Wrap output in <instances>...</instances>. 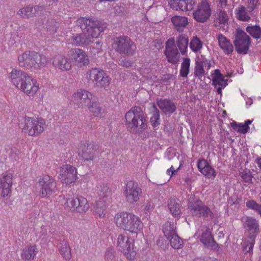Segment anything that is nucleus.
<instances>
[{
	"label": "nucleus",
	"instance_id": "nucleus-45",
	"mask_svg": "<svg viewBox=\"0 0 261 261\" xmlns=\"http://www.w3.org/2000/svg\"><path fill=\"white\" fill-rule=\"evenodd\" d=\"M167 240L170 241L171 246L175 249H179L183 247L182 240L177 233L169 238Z\"/></svg>",
	"mask_w": 261,
	"mask_h": 261
},
{
	"label": "nucleus",
	"instance_id": "nucleus-19",
	"mask_svg": "<svg viewBox=\"0 0 261 261\" xmlns=\"http://www.w3.org/2000/svg\"><path fill=\"white\" fill-rule=\"evenodd\" d=\"M164 54L168 62L173 64L178 63L179 52L175 44L174 38H170L166 41Z\"/></svg>",
	"mask_w": 261,
	"mask_h": 261
},
{
	"label": "nucleus",
	"instance_id": "nucleus-33",
	"mask_svg": "<svg viewBox=\"0 0 261 261\" xmlns=\"http://www.w3.org/2000/svg\"><path fill=\"white\" fill-rule=\"evenodd\" d=\"M236 17L238 20L248 22L251 19V16H254V13L251 14L248 11L247 8H246L244 6L242 5L239 6L236 9Z\"/></svg>",
	"mask_w": 261,
	"mask_h": 261
},
{
	"label": "nucleus",
	"instance_id": "nucleus-4",
	"mask_svg": "<svg viewBox=\"0 0 261 261\" xmlns=\"http://www.w3.org/2000/svg\"><path fill=\"white\" fill-rule=\"evenodd\" d=\"M114 220L117 227L132 233L137 234L143 228L141 220L132 213L124 212L117 213Z\"/></svg>",
	"mask_w": 261,
	"mask_h": 261
},
{
	"label": "nucleus",
	"instance_id": "nucleus-3",
	"mask_svg": "<svg viewBox=\"0 0 261 261\" xmlns=\"http://www.w3.org/2000/svg\"><path fill=\"white\" fill-rule=\"evenodd\" d=\"M20 67L29 70H39L45 67L48 63V58L35 51L27 50L18 56Z\"/></svg>",
	"mask_w": 261,
	"mask_h": 261
},
{
	"label": "nucleus",
	"instance_id": "nucleus-25",
	"mask_svg": "<svg viewBox=\"0 0 261 261\" xmlns=\"http://www.w3.org/2000/svg\"><path fill=\"white\" fill-rule=\"evenodd\" d=\"M72 55L76 65L79 67L87 66L89 59L86 53L81 49L75 48L72 50Z\"/></svg>",
	"mask_w": 261,
	"mask_h": 261
},
{
	"label": "nucleus",
	"instance_id": "nucleus-51",
	"mask_svg": "<svg viewBox=\"0 0 261 261\" xmlns=\"http://www.w3.org/2000/svg\"><path fill=\"white\" fill-rule=\"evenodd\" d=\"M169 4L171 8L175 10L183 11V0H170Z\"/></svg>",
	"mask_w": 261,
	"mask_h": 261
},
{
	"label": "nucleus",
	"instance_id": "nucleus-44",
	"mask_svg": "<svg viewBox=\"0 0 261 261\" xmlns=\"http://www.w3.org/2000/svg\"><path fill=\"white\" fill-rule=\"evenodd\" d=\"M246 31L253 38L261 39V28L259 25L248 26L246 28Z\"/></svg>",
	"mask_w": 261,
	"mask_h": 261
},
{
	"label": "nucleus",
	"instance_id": "nucleus-10",
	"mask_svg": "<svg viewBox=\"0 0 261 261\" xmlns=\"http://www.w3.org/2000/svg\"><path fill=\"white\" fill-rule=\"evenodd\" d=\"M233 44L238 54L245 55L249 49L251 39L244 31L238 29L234 34Z\"/></svg>",
	"mask_w": 261,
	"mask_h": 261
},
{
	"label": "nucleus",
	"instance_id": "nucleus-55",
	"mask_svg": "<svg viewBox=\"0 0 261 261\" xmlns=\"http://www.w3.org/2000/svg\"><path fill=\"white\" fill-rule=\"evenodd\" d=\"M183 11L192 10L196 4L194 0H183Z\"/></svg>",
	"mask_w": 261,
	"mask_h": 261
},
{
	"label": "nucleus",
	"instance_id": "nucleus-13",
	"mask_svg": "<svg viewBox=\"0 0 261 261\" xmlns=\"http://www.w3.org/2000/svg\"><path fill=\"white\" fill-rule=\"evenodd\" d=\"M111 190L107 186H103L99 193V198L94 206V215L99 217H103L105 215L106 205L111 195Z\"/></svg>",
	"mask_w": 261,
	"mask_h": 261
},
{
	"label": "nucleus",
	"instance_id": "nucleus-38",
	"mask_svg": "<svg viewBox=\"0 0 261 261\" xmlns=\"http://www.w3.org/2000/svg\"><path fill=\"white\" fill-rule=\"evenodd\" d=\"M37 252L35 245H29L23 248L21 256L23 259L30 260L34 259Z\"/></svg>",
	"mask_w": 261,
	"mask_h": 261
},
{
	"label": "nucleus",
	"instance_id": "nucleus-41",
	"mask_svg": "<svg viewBox=\"0 0 261 261\" xmlns=\"http://www.w3.org/2000/svg\"><path fill=\"white\" fill-rule=\"evenodd\" d=\"M163 232L167 239L176 234L174 223L167 221L163 226Z\"/></svg>",
	"mask_w": 261,
	"mask_h": 261
},
{
	"label": "nucleus",
	"instance_id": "nucleus-50",
	"mask_svg": "<svg viewBox=\"0 0 261 261\" xmlns=\"http://www.w3.org/2000/svg\"><path fill=\"white\" fill-rule=\"evenodd\" d=\"M246 206L256 212L261 217V204H258L254 200H250L246 202Z\"/></svg>",
	"mask_w": 261,
	"mask_h": 261
},
{
	"label": "nucleus",
	"instance_id": "nucleus-56",
	"mask_svg": "<svg viewBox=\"0 0 261 261\" xmlns=\"http://www.w3.org/2000/svg\"><path fill=\"white\" fill-rule=\"evenodd\" d=\"M143 206H144L143 210L145 213L152 211L154 207L153 203L150 200H147Z\"/></svg>",
	"mask_w": 261,
	"mask_h": 261
},
{
	"label": "nucleus",
	"instance_id": "nucleus-20",
	"mask_svg": "<svg viewBox=\"0 0 261 261\" xmlns=\"http://www.w3.org/2000/svg\"><path fill=\"white\" fill-rule=\"evenodd\" d=\"M73 99L79 108H84L92 100L93 95L90 92L81 89L73 94Z\"/></svg>",
	"mask_w": 261,
	"mask_h": 261
},
{
	"label": "nucleus",
	"instance_id": "nucleus-35",
	"mask_svg": "<svg viewBox=\"0 0 261 261\" xmlns=\"http://www.w3.org/2000/svg\"><path fill=\"white\" fill-rule=\"evenodd\" d=\"M212 84L217 88L219 87H225L227 85V80H224L223 75L221 74L220 70L215 69L214 73L212 74Z\"/></svg>",
	"mask_w": 261,
	"mask_h": 261
},
{
	"label": "nucleus",
	"instance_id": "nucleus-42",
	"mask_svg": "<svg viewBox=\"0 0 261 261\" xmlns=\"http://www.w3.org/2000/svg\"><path fill=\"white\" fill-rule=\"evenodd\" d=\"M255 239L256 238L247 237V238L244 240L242 245V249L244 253L246 254L252 252Z\"/></svg>",
	"mask_w": 261,
	"mask_h": 261
},
{
	"label": "nucleus",
	"instance_id": "nucleus-37",
	"mask_svg": "<svg viewBox=\"0 0 261 261\" xmlns=\"http://www.w3.org/2000/svg\"><path fill=\"white\" fill-rule=\"evenodd\" d=\"M204 203L199 199H190L188 206L192 215L197 217Z\"/></svg>",
	"mask_w": 261,
	"mask_h": 261
},
{
	"label": "nucleus",
	"instance_id": "nucleus-18",
	"mask_svg": "<svg viewBox=\"0 0 261 261\" xmlns=\"http://www.w3.org/2000/svg\"><path fill=\"white\" fill-rule=\"evenodd\" d=\"M76 173L75 167L70 165H64L60 168L59 177L62 183L69 185L75 181Z\"/></svg>",
	"mask_w": 261,
	"mask_h": 261
},
{
	"label": "nucleus",
	"instance_id": "nucleus-11",
	"mask_svg": "<svg viewBox=\"0 0 261 261\" xmlns=\"http://www.w3.org/2000/svg\"><path fill=\"white\" fill-rule=\"evenodd\" d=\"M98 146L93 142L81 144L78 148V155L84 161L92 162L98 150Z\"/></svg>",
	"mask_w": 261,
	"mask_h": 261
},
{
	"label": "nucleus",
	"instance_id": "nucleus-47",
	"mask_svg": "<svg viewBox=\"0 0 261 261\" xmlns=\"http://www.w3.org/2000/svg\"><path fill=\"white\" fill-rule=\"evenodd\" d=\"M202 42L197 36L193 37L190 42V48L194 53L199 51L202 47Z\"/></svg>",
	"mask_w": 261,
	"mask_h": 261
},
{
	"label": "nucleus",
	"instance_id": "nucleus-23",
	"mask_svg": "<svg viewBox=\"0 0 261 261\" xmlns=\"http://www.w3.org/2000/svg\"><path fill=\"white\" fill-rule=\"evenodd\" d=\"M197 168L199 171L206 177L214 179L216 176V172L207 162L204 159H199L197 162Z\"/></svg>",
	"mask_w": 261,
	"mask_h": 261
},
{
	"label": "nucleus",
	"instance_id": "nucleus-63",
	"mask_svg": "<svg viewBox=\"0 0 261 261\" xmlns=\"http://www.w3.org/2000/svg\"><path fill=\"white\" fill-rule=\"evenodd\" d=\"M220 7L223 9L227 5V0H219Z\"/></svg>",
	"mask_w": 261,
	"mask_h": 261
},
{
	"label": "nucleus",
	"instance_id": "nucleus-21",
	"mask_svg": "<svg viewBox=\"0 0 261 261\" xmlns=\"http://www.w3.org/2000/svg\"><path fill=\"white\" fill-rule=\"evenodd\" d=\"M43 7L38 5H29L20 8L17 12V14L22 18H30L36 16L41 14Z\"/></svg>",
	"mask_w": 261,
	"mask_h": 261
},
{
	"label": "nucleus",
	"instance_id": "nucleus-34",
	"mask_svg": "<svg viewBox=\"0 0 261 261\" xmlns=\"http://www.w3.org/2000/svg\"><path fill=\"white\" fill-rule=\"evenodd\" d=\"M176 43L181 54L185 55L187 53L189 44L188 36L183 34L178 35L176 38Z\"/></svg>",
	"mask_w": 261,
	"mask_h": 261
},
{
	"label": "nucleus",
	"instance_id": "nucleus-28",
	"mask_svg": "<svg viewBox=\"0 0 261 261\" xmlns=\"http://www.w3.org/2000/svg\"><path fill=\"white\" fill-rule=\"evenodd\" d=\"M175 29L178 32H183L188 25L189 22L188 18L186 16L175 15L171 18Z\"/></svg>",
	"mask_w": 261,
	"mask_h": 261
},
{
	"label": "nucleus",
	"instance_id": "nucleus-57",
	"mask_svg": "<svg viewBox=\"0 0 261 261\" xmlns=\"http://www.w3.org/2000/svg\"><path fill=\"white\" fill-rule=\"evenodd\" d=\"M181 166V162L178 168L176 170H174L173 166H171L170 168L167 170V174L171 177L175 172H177L180 169Z\"/></svg>",
	"mask_w": 261,
	"mask_h": 261
},
{
	"label": "nucleus",
	"instance_id": "nucleus-54",
	"mask_svg": "<svg viewBox=\"0 0 261 261\" xmlns=\"http://www.w3.org/2000/svg\"><path fill=\"white\" fill-rule=\"evenodd\" d=\"M241 177L244 181L248 184H252L253 176L250 170L248 172H243L240 173Z\"/></svg>",
	"mask_w": 261,
	"mask_h": 261
},
{
	"label": "nucleus",
	"instance_id": "nucleus-8",
	"mask_svg": "<svg viewBox=\"0 0 261 261\" xmlns=\"http://www.w3.org/2000/svg\"><path fill=\"white\" fill-rule=\"evenodd\" d=\"M87 78L96 87L104 88L108 87L110 83V79L102 70L94 68H92L87 73Z\"/></svg>",
	"mask_w": 261,
	"mask_h": 261
},
{
	"label": "nucleus",
	"instance_id": "nucleus-22",
	"mask_svg": "<svg viewBox=\"0 0 261 261\" xmlns=\"http://www.w3.org/2000/svg\"><path fill=\"white\" fill-rule=\"evenodd\" d=\"M54 67L62 71H68L71 68V62L69 58L62 55H57L52 59Z\"/></svg>",
	"mask_w": 261,
	"mask_h": 261
},
{
	"label": "nucleus",
	"instance_id": "nucleus-7",
	"mask_svg": "<svg viewBox=\"0 0 261 261\" xmlns=\"http://www.w3.org/2000/svg\"><path fill=\"white\" fill-rule=\"evenodd\" d=\"M112 46L116 51L122 54H132L136 49L135 43L129 37L125 36L115 38Z\"/></svg>",
	"mask_w": 261,
	"mask_h": 261
},
{
	"label": "nucleus",
	"instance_id": "nucleus-58",
	"mask_svg": "<svg viewBox=\"0 0 261 261\" xmlns=\"http://www.w3.org/2000/svg\"><path fill=\"white\" fill-rule=\"evenodd\" d=\"M200 58H201V59H203V61L204 62V66L206 68L207 70H208L210 69L211 67V63L210 61H208L205 56L203 55L199 56Z\"/></svg>",
	"mask_w": 261,
	"mask_h": 261
},
{
	"label": "nucleus",
	"instance_id": "nucleus-59",
	"mask_svg": "<svg viewBox=\"0 0 261 261\" xmlns=\"http://www.w3.org/2000/svg\"><path fill=\"white\" fill-rule=\"evenodd\" d=\"M156 244L162 248H165L167 246L166 241L163 238H159L156 241Z\"/></svg>",
	"mask_w": 261,
	"mask_h": 261
},
{
	"label": "nucleus",
	"instance_id": "nucleus-43",
	"mask_svg": "<svg viewBox=\"0 0 261 261\" xmlns=\"http://www.w3.org/2000/svg\"><path fill=\"white\" fill-rule=\"evenodd\" d=\"M190 58H185L183 59L179 71L180 75L181 77H186L188 76L190 71Z\"/></svg>",
	"mask_w": 261,
	"mask_h": 261
},
{
	"label": "nucleus",
	"instance_id": "nucleus-6",
	"mask_svg": "<svg viewBox=\"0 0 261 261\" xmlns=\"http://www.w3.org/2000/svg\"><path fill=\"white\" fill-rule=\"evenodd\" d=\"M37 184L40 188L39 193L42 198L50 196L57 190L55 180L53 177L47 174L40 175Z\"/></svg>",
	"mask_w": 261,
	"mask_h": 261
},
{
	"label": "nucleus",
	"instance_id": "nucleus-60",
	"mask_svg": "<svg viewBox=\"0 0 261 261\" xmlns=\"http://www.w3.org/2000/svg\"><path fill=\"white\" fill-rule=\"evenodd\" d=\"M120 64L121 66H123L125 67H128L131 66V65H132L131 62L128 60H127L126 59L122 60L120 61Z\"/></svg>",
	"mask_w": 261,
	"mask_h": 261
},
{
	"label": "nucleus",
	"instance_id": "nucleus-5",
	"mask_svg": "<svg viewBox=\"0 0 261 261\" xmlns=\"http://www.w3.org/2000/svg\"><path fill=\"white\" fill-rule=\"evenodd\" d=\"M126 125L130 128L146 129L147 121L146 116L142 108L135 106L125 113Z\"/></svg>",
	"mask_w": 261,
	"mask_h": 261
},
{
	"label": "nucleus",
	"instance_id": "nucleus-27",
	"mask_svg": "<svg viewBox=\"0 0 261 261\" xmlns=\"http://www.w3.org/2000/svg\"><path fill=\"white\" fill-rule=\"evenodd\" d=\"M200 240L208 248L216 250L218 248V244L215 241L211 232L208 230H206L202 233Z\"/></svg>",
	"mask_w": 261,
	"mask_h": 261
},
{
	"label": "nucleus",
	"instance_id": "nucleus-1",
	"mask_svg": "<svg viewBox=\"0 0 261 261\" xmlns=\"http://www.w3.org/2000/svg\"><path fill=\"white\" fill-rule=\"evenodd\" d=\"M76 24L82 32L73 34L71 37V43L75 46L87 45L92 43L107 27V23L93 18L81 17L76 20Z\"/></svg>",
	"mask_w": 261,
	"mask_h": 261
},
{
	"label": "nucleus",
	"instance_id": "nucleus-36",
	"mask_svg": "<svg viewBox=\"0 0 261 261\" xmlns=\"http://www.w3.org/2000/svg\"><path fill=\"white\" fill-rule=\"evenodd\" d=\"M168 208L173 216H178L181 214L180 204L178 199L172 198L168 201Z\"/></svg>",
	"mask_w": 261,
	"mask_h": 261
},
{
	"label": "nucleus",
	"instance_id": "nucleus-61",
	"mask_svg": "<svg viewBox=\"0 0 261 261\" xmlns=\"http://www.w3.org/2000/svg\"><path fill=\"white\" fill-rule=\"evenodd\" d=\"M35 25L37 29H40L43 25V21L40 19H37L35 20Z\"/></svg>",
	"mask_w": 261,
	"mask_h": 261
},
{
	"label": "nucleus",
	"instance_id": "nucleus-32",
	"mask_svg": "<svg viewBox=\"0 0 261 261\" xmlns=\"http://www.w3.org/2000/svg\"><path fill=\"white\" fill-rule=\"evenodd\" d=\"M195 65L194 67V75L201 80V78L205 76V72L204 69V62L203 59L200 58L199 56H197L195 58Z\"/></svg>",
	"mask_w": 261,
	"mask_h": 261
},
{
	"label": "nucleus",
	"instance_id": "nucleus-24",
	"mask_svg": "<svg viewBox=\"0 0 261 261\" xmlns=\"http://www.w3.org/2000/svg\"><path fill=\"white\" fill-rule=\"evenodd\" d=\"M228 23V16L227 13L222 10H220L215 15L214 20V25L218 30L226 31L225 26Z\"/></svg>",
	"mask_w": 261,
	"mask_h": 261
},
{
	"label": "nucleus",
	"instance_id": "nucleus-40",
	"mask_svg": "<svg viewBox=\"0 0 261 261\" xmlns=\"http://www.w3.org/2000/svg\"><path fill=\"white\" fill-rule=\"evenodd\" d=\"M152 109V116L150 118V122L153 128L157 129L160 124V112L155 105H153Z\"/></svg>",
	"mask_w": 261,
	"mask_h": 261
},
{
	"label": "nucleus",
	"instance_id": "nucleus-12",
	"mask_svg": "<svg viewBox=\"0 0 261 261\" xmlns=\"http://www.w3.org/2000/svg\"><path fill=\"white\" fill-rule=\"evenodd\" d=\"M212 10L210 5L206 0L202 1L199 3L193 12V18L197 22L204 23L210 17Z\"/></svg>",
	"mask_w": 261,
	"mask_h": 261
},
{
	"label": "nucleus",
	"instance_id": "nucleus-39",
	"mask_svg": "<svg viewBox=\"0 0 261 261\" xmlns=\"http://www.w3.org/2000/svg\"><path fill=\"white\" fill-rule=\"evenodd\" d=\"M86 107L96 117H102L104 113V110L101 108L99 102L95 100H91Z\"/></svg>",
	"mask_w": 261,
	"mask_h": 261
},
{
	"label": "nucleus",
	"instance_id": "nucleus-49",
	"mask_svg": "<svg viewBox=\"0 0 261 261\" xmlns=\"http://www.w3.org/2000/svg\"><path fill=\"white\" fill-rule=\"evenodd\" d=\"M45 29L48 34H55L57 30L56 22L54 20H48L45 24Z\"/></svg>",
	"mask_w": 261,
	"mask_h": 261
},
{
	"label": "nucleus",
	"instance_id": "nucleus-15",
	"mask_svg": "<svg viewBox=\"0 0 261 261\" xmlns=\"http://www.w3.org/2000/svg\"><path fill=\"white\" fill-rule=\"evenodd\" d=\"M117 247L120 251L123 252L127 259L129 260L135 259L137 253L134 249L133 244L130 242L128 237L123 234H119L117 239Z\"/></svg>",
	"mask_w": 261,
	"mask_h": 261
},
{
	"label": "nucleus",
	"instance_id": "nucleus-53",
	"mask_svg": "<svg viewBox=\"0 0 261 261\" xmlns=\"http://www.w3.org/2000/svg\"><path fill=\"white\" fill-rule=\"evenodd\" d=\"M115 257V251L113 247L108 248L105 255V259L109 261L113 260Z\"/></svg>",
	"mask_w": 261,
	"mask_h": 261
},
{
	"label": "nucleus",
	"instance_id": "nucleus-46",
	"mask_svg": "<svg viewBox=\"0 0 261 261\" xmlns=\"http://www.w3.org/2000/svg\"><path fill=\"white\" fill-rule=\"evenodd\" d=\"M252 122V120H247L244 124L242 123H237L232 121L231 123V126L234 130H248L249 129V125Z\"/></svg>",
	"mask_w": 261,
	"mask_h": 261
},
{
	"label": "nucleus",
	"instance_id": "nucleus-17",
	"mask_svg": "<svg viewBox=\"0 0 261 261\" xmlns=\"http://www.w3.org/2000/svg\"><path fill=\"white\" fill-rule=\"evenodd\" d=\"M242 221L243 226L248 233L247 237L256 238L260 232L258 221L256 219L249 216L243 217L242 218Z\"/></svg>",
	"mask_w": 261,
	"mask_h": 261
},
{
	"label": "nucleus",
	"instance_id": "nucleus-30",
	"mask_svg": "<svg viewBox=\"0 0 261 261\" xmlns=\"http://www.w3.org/2000/svg\"><path fill=\"white\" fill-rule=\"evenodd\" d=\"M12 177L10 175H4L1 179V187L2 190V196L5 197L9 194L12 186Z\"/></svg>",
	"mask_w": 261,
	"mask_h": 261
},
{
	"label": "nucleus",
	"instance_id": "nucleus-26",
	"mask_svg": "<svg viewBox=\"0 0 261 261\" xmlns=\"http://www.w3.org/2000/svg\"><path fill=\"white\" fill-rule=\"evenodd\" d=\"M156 103L161 110L165 114H172L176 110L175 103L169 99H157Z\"/></svg>",
	"mask_w": 261,
	"mask_h": 261
},
{
	"label": "nucleus",
	"instance_id": "nucleus-62",
	"mask_svg": "<svg viewBox=\"0 0 261 261\" xmlns=\"http://www.w3.org/2000/svg\"><path fill=\"white\" fill-rule=\"evenodd\" d=\"M233 132H230V133H233ZM232 135H233V133H231V135H230V133H229L228 132H227L226 134H224L225 138L231 140V141H233L234 139L233 138H234V136H232Z\"/></svg>",
	"mask_w": 261,
	"mask_h": 261
},
{
	"label": "nucleus",
	"instance_id": "nucleus-31",
	"mask_svg": "<svg viewBox=\"0 0 261 261\" xmlns=\"http://www.w3.org/2000/svg\"><path fill=\"white\" fill-rule=\"evenodd\" d=\"M58 248L62 256L66 260H69L71 257L70 246L67 241L60 239L57 244Z\"/></svg>",
	"mask_w": 261,
	"mask_h": 261
},
{
	"label": "nucleus",
	"instance_id": "nucleus-14",
	"mask_svg": "<svg viewBox=\"0 0 261 261\" xmlns=\"http://www.w3.org/2000/svg\"><path fill=\"white\" fill-rule=\"evenodd\" d=\"M66 204L73 212L76 213H85L89 208L87 199L82 196L66 198Z\"/></svg>",
	"mask_w": 261,
	"mask_h": 261
},
{
	"label": "nucleus",
	"instance_id": "nucleus-16",
	"mask_svg": "<svg viewBox=\"0 0 261 261\" xmlns=\"http://www.w3.org/2000/svg\"><path fill=\"white\" fill-rule=\"evenodd\" d=\"M142 193V190L137 182L130 180L127 182L124 191V194L126 201L131 204L137 202Z\"/></svg>",
	"mask_w": 261,
	"mask_h": 261
},
{
	"label": "nucleus",
	"instance_id": "nucleus-2",
	"mask_svg": "<svg viewBox=\"0 0 261 261\" xmlns=\"http://www.w3.org/2000/svg\"><path fill=\"white\" fill-rule=\"evenodd\" d=\"M8 77L15 87L30 98H34L39 89L36 80L21 70L13 69Z\"/></svg>",
	"mask_w": 261,
	"mask_h": 261
},
{
	"label": "nucleus",
	"instance_id": "nucleus-52",
	"mask_svg": "<svg viewBox=\"0 0 261 261\" xmlns=\"http://www.w3.org/2000/svg\"><path fill=\"white\" fill-rule=\"evenodd\" d=\"M259 0H247V8L251 14L254 13L255 10L259 5Z\"/></svg>",
	"mask_w": 261,
	"mask_h": 261
},
{
	"label": "nucleus",
	"instance_id": "nucleus-29",
	"mask_svg": "<svg viewBox=\"0 0 261 261\" xmlns=\"http://www.w3.org/2000/svg\"><path fill=\"white\" fill-rule=\"evenodd\" d=\"M219 45L225 54H230L233 50L232 44L229 40L222 34L217 35Z\"/></svg>",
	"mask_w": 261,
	"mask_h": 261
},
{
	"label": "nucleus",
	"instance_id": "nucleus-9",
	"mask_svg": "<svg viewBox=\"0 0 261 261\" xmlns=\"http://www.w3.org/2000/svg\"><path fill=\"white\" fill-rule=\"evenodd\" d=\"M19 127L22 130H44L46 128L45 120L42 118L25 115L20 120Z\"/></svg>",
	"mask_w": 261,
	"mask_h": 261
},
{
	"label": "nucleus",
	"instance_id": "nucleus-48",
	"mask_svg": "<svg viewBox=\"0 0 261 261\" xmlns=\"http://www.w3.org/2000/svg\"><path fill=\"white\" fill-rule=\"evenodd\" d=\"M197 217H202L204 219H212L214 217V214L211 208L204 203Z\"/></svg>",
	"mask_w": 261,
	"mask_h": 261
},
{
	"label": "nucleus",
	"instance_id": "nucleus-64",
	"mask_svg": "<svg viewBox=\"0 0 261 261\" xmlns=\"http://www.w3.org/2000/svg\"><path fill=\"white\" fill-rule=\"evenodd\" d=\"M42 132H28V135L31 136L39 135Z\"/></svg>",
	"mask_w": 261,
	"mask_h": 261
}]
</instances>
